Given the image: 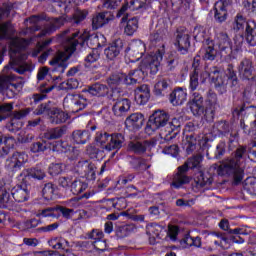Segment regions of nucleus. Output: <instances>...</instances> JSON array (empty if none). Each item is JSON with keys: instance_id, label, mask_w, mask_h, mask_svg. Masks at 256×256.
<instances>
[{"instance_id": "f257e3e1", "label": "nucleus", "mask_w": 256, "mask_h": 256, "mask_svg": "<svg viewBox=\"0 0 256 256\" xmlns=\"http://www.w3.org/2000/svg\"><path fill=\"white\" fill-rule=\"evenodd\" d=\"M71 33V29H66L57 35L58 39L62 40V45L65 49V52H58L56 57L51 60L49 63L53 68V71L63 75L65 69H67V61L75 51H77V46L85 43L80 31L74 32L71 36H67Z\"/></svg>"}, {"instance_id": "f03ea898", "label": "nucleus", "mask_w": 256, "mask_h": 256, "mask_svg": "<svg viewBox=\"0 0 256 256\" xmlns=\"http://www.w3.org/2000/svg\"><path fill=\"white\" fill-rule=\"evenodd\" d=\"M217 173L220 175V177H231L234 185H239V183L243 181L245 170L243 167H241V164H239L237 160L230 157L220 162Z\"/></svg>"}, {"instance_id": "7ed1b4c3", "label": "nucleus", "mask_w": 256, "mask_h": 256, "mask_svg": "<svg viewBox=\"0 0 256 256\" xmlns=\"http://www.w3.org/2000/svg\"><path fill=\"white\" fill-rule=\"evenodd\" d=\"M169 121V113L164 110H156L150 115L146 131H159L162 127L167 125Z\"/></svg>"}, {"instance_id": "20e7f679", "label": "nucleus", "mask_w": 256, "mask_h": 256, "mask_svg": "<svg viewBox=\"0 0 256 256\" xmlns=\"http://www.w3.org/2000/svg\"><path fill=\"white\" fill-rule=\"evenodd\" d=\"M163 61V51L157 50L156 53L146 56L142 62V69L144 71H150L152 75H155L159 71V66Z\"/></svg>"}, {"instance_id": "39448f33", "label": "nucleus", "mask_w": 256, "mask_h": 256, "mask_svg": "<svg viewBox=\"0 0 256 256\" xmlns=\"http://www.w3.org/2000/svg\"><path fill=\"white\" fill-rule=\"evenodd\" d=\"M75 170L80 177H84L87 181H95L97 177V166H95L93 162H89L87 160L79 161L76 164Z\"/></svg>"}, {"instance_id": "423d86ee", "label": "nucleus", "mask_w": 256, "mask_h": 256, "mask_svg": "<svg viewBox=\"0 0 256 256\" xmlns=\"http://www.w3.org/2000/svg\"><path fill=\"white\" fill-rule=\"evenodd\" d=\"M176 33L175 45L182 55H187V53H189V47H191V35H189V30L185 27H179Z\"/></svg>"}, {"instance_id": "0eeeda50", "label": "nucleus", "mask_w": 256, "mask_h": 256, "mask_svg": "<svg viewBox=\"0 0 256 256\" xmlns=\"http://www.w3.org/2000/svg\"><path fill=\"white\" fill-rule=\"evenodd\" d=\"M180 128L181 121L178 118H173L171 121L168 120L159 131L165 141H171L177 137Z\"/></svg>"}, {"instance_id": "6e6552de", "label": "nucleus", "mask_w": 256, "mask_h": 256, "mask_svg": "<svg viewBox=\"0 0 256 256\" xmlns=\"http://www.w3.org/2000/svg\"><path fill=\"white\" fill-rule=\"evenodd\" d=\"M217 107H219L217 94L209 92L206 107L203 106L202 117H204V119L208 122L213 121V119H215V113H217Z\"/></svg>"}, {"instance_id": "1a4fd4ad", "label": "nucleus", "mask_w": 256, "mask_h": 256, "mask_svg": "<svg viewBox=\"0 0 256 256\" xmlns=\"http://www.w3.org/2000/svg\"><path fill=\"white\" fill-rule=\"evenodd\" d=\"M65 107H70L73 113H79L87 107V99L79 94H70L64 98Z\"/></svg>"}, {"instance_id": "9d476101", "label": "nucleus", "mask_w": 256, "mask_h": 256, "mask_svg": "<svg viewBox=\"0 0 256 256\" xmlns=\"http://www.w3.org/2000/svg\"><path fill=\"white\" fill-rule=\"evenodd\" d=\"M65 23H68L67 16L53 17L48 20V23L44 26V29L38 34V37H45L46 35H52L55 31L62 28Z\"/></svg>"}, {"instance_id": "9b49d317", "label": "nucleus", "mask_w": 256, "mask_h": 256, "mask_svg": "<svg viewBox=\"0 0 256 256\" xmlns=\"http://www.w3.org/2000/svg\"><path fill=\"white\" fill-rule=\"evenodd\" d=\"M205 99L203 98V94L199 92H193L189 101L188 107L194 117H202L203 116V107L205 106Z\"/></svg>"}, {"instance_id": "f8f14e48", "label": "nucleus", "mask_w": 256, "mask_h": 256, "mask_svg": "<svg viewBox=\"0 0 256 256\" xmlns=\"http://www.w3.org/2000/svg\"><path fill=\"white\" fill-rule=\"evenodd\" d=\"M157 145V141L155 139L150 140H142V141H132L128 144L130 151L135 153L136 155H143L146 151H150Z\"/></svg>"}, {"instance_id": "ddd939ff", "label": "nucleus", "mask_w": 256, "mask_h": 256, "mask_svg": "<svg viewBox=\"0 0 256 256\" xmlns=\"http://www.w3.org/2000/svg\"><path fill=\"white\" fill-rule=\"evenodd\" d=\"M25 163V154H21L19 152L14 153L11 157H9L5 162V167L8 171L12 173H17Z\"/></svg>"}, {"instance_id": "4468645a", "label": "nucleus", "mask_w": 256, "mask_h": 256, "mask_svg": "<svg viewBox=\"0 0 256 256\" xmlns=\"http://www.w3.org/2000/svg\"><path fill=\"white\" fill-rule=\"evenodd\" d=\"M125 53L132 61H139V59L145 55V44L141 41L132 42L126 48Z\"/></svg>"}, {"instance_id": "2eb2a0df", "label": "nucleus", "mask_w": 256, "mask_h": 256, "mask_svg": "<svg viewBox=\"0 0 256 256\" xmlns=\"http://www.w3.org/2000/svg\"><path fill=\"white\" fill-rule=\"evenodd\" d=\"M216 45L222 56L231 55V38L225 32H220L216 37Z\"/></svg>"}, {"instance_id": "dca6fc26", "label": "nucleus", "mask_w": 256, "mask_h": 256, "mask_svg": "<svg viewBox=\"0 0 256 256\" xmlns=\"http://www.w3.org/2000/svg\"><path fill=\"white\" fill-rule=\"evenodd\" d=\"M125 144V136L121 133L110 135L109 142L104 146L105 151H115L112 153V157H115V153L119 151Z\"/></svg>"}, {"instance_id": "f3484780", "label": "nucleus", "mask_w": 256, "mask_h": 256, "mask_svg": "<svg viewBox=\"0 0 256 256\" xmlns=\"http://www.w3.org/2000/svg\"><path fill=\"white\" fill-rule=\"evenodd\" d=\"M115 16L111 12H100L93 16L92 18V29L97 31L101 29L104 25H107L110 21H113Z\"/></svg>"}, {"instance_id": "a211bd4d", "label": "nucleus", "mask_w": 256, "mask_h": 256, "mask_svg": "<svg viewBox=\"0 0 256 256\" xmlns=\"http://www.w3.org/2000/svg\"><path fill=\"white\" fill-rule=\"evenodd\" d=\"M69 119V114L65 113L61 108H57L52 106L50 113L48 114V121L52 125H61V123H65Z\"/></svg>"}, {"instance_id": "6ab92c4d", "label": "nucleus", "mask_w": 256, "mask_h": 256, "mask_svg": "<svg viewBox=\"0 0 256 256\" xmlns=\"http://www.w3.org/2000/svg\"><path fill=\"white\" fill-rule=\"evenodd\" d=\"M131 109V100L122 98L114 103L112 111L116 117H123L129 113Z\"/></svg>"}, {"instance_id": "aec40b11", "label": "nucleus", "mask_w": 256, "mask_h": 256, "mask_svg": "<svg viewBox=\"0 0 256 256\" xmlns=\"http://www.w3.org/2000/svg\"><path fill=\"white\" fill-rule=\"evenodd\" d=\"M143 123H145V116L141 113H133L125 120L126 127L133 131H139L143 127Z\"/></svg>"}, {"instance_id": "412c9836", "label": "nucleus", "mask_w": 256, "mask_h": 256, "mask_svg": "<svg viewBox=\"0 0 256 256\" xmlns=\"http://www.w3.org/2000/svg\"><path fill=\"white\" fill-rule=\"evenodd\" d=\"M188 172L189 171L186 170L184 167L179 166L178 172L173 177L172 187H175V189H180V187H183V185H187V183H190L191 178L187 176Z\"/></svg>"}, {"instance_id": "4be33fe9", "label": "nucleus", "mask_w": 256, "mask_h": 256, "mask_svg": "<svg viewBox=\"0 0 256 256\" xmlns=\"http://www.w3.org/2000/svg\"><path fill=\"white\" fill-rule=\"evenodd\" d=\"M121 51H123V40L116 39L104 50V54L107 59L113 61V59L119 57Z\"/></svg>"}, {"instance_id": "5701e85b", "label": "nucleus", "mask_w": 256, "mask_h": 256, "mask_svg": "<svg viewBox=\"0 0 256 256\" xmlns=\"http://www.w3.org/2000/svg\"><path fill=\"white\" fill-rule=\"evenodd\" d=\"M238 73L242 79H253V62L249 58H244L239 66Z\"/></svg>"}, {"instance_id": "b1692460", "label": "nucleus", "mask_w": 256, "mask_h": 256, "mask_svg": "<svg viewBox=\"0 0 256 256\" xmlns=\"http://www.w3.org/2000/svg\"><path fill=\"white\" fill-rule=\"evenodd\" d=\"M27 177H32V179H37L38 181H43V179L47 177V174L44 170L39 168H28L24 169L19 174V179H21L22 181H25Z\"/></svg>"}, {"instance_id": "393cba45", "label": "nucleus", "mask_w": 256, "mask_h": 256, "mask_svg": "<svg viewBox=\"0 0 256 256\" xmlns=\"http://www.w3.org/2000/svg\"><path fill=\"white\" fill-rule=\"evenodd\" d=\"M187 101V92L183 88L179 87L174 89L169 95V102L174 107H179Z\"/></svg>"}, {"instance_id": "a878e982", "label": "nucleus", "mask_w": 256, "mask_h": 256, "mask_svg": "<svg viewBox=\"0 0 256 256\" xmlns=\"http://www.w3.org/2000/svg\"><path fill=\"white\" fill-rule=\"evenodd\" d=\"M126 85H137V83H141L143 79H145V69L140 64L138 69L130 71L126 74Z\"/></svg>"}, {"instance_id": "bb28decb", "label": "nucleus", "mask_w": 256, "mask_h": 256, "mask_svg": "<svg viewBox=\"0 0 256 256\" xmlns=\"http://www.w3.org/2000/svg\"><path fill=\"white\" fill-rule=\"evenodd\" d=\"M203 51L204 61H215V59L217 58V50H215V42H213V40L206 39L204 41Z\"/></svg>"}, {"instance_id": "cd10ccee", "label": "nucleus", "mask_w": 256, "mask_h": 256, "mask_svg": "<svg viewBox=\"0 0 256 256\" xmlns=\"http://www.w3.org/2000/svg\"><path fill=\"white\" fill-rule=\"evenodd\" d=\"M245 39L251 47L256 46V22L255 20H248L245 30Z\"/></svg>"}, {"instance_id": "c85d7f7f", "label": "nucleus", "mask_w": 256, "mask_h": 256, "mask_svg": "<svg viewBox=\"0 0 256 256\" xmlns=\"http://www.w3.org/2000/svg\"><path fill=\"white\" fill-rule=\"evenodd\" d=\"M106 81L110 88H117L119 85H123V83L124 85H127V74L116 72L111 74Z\"/></svg>"}, {"instance_id": "c756f323", "label": "nucleus", "mask_w": 256, "mask_h": 256, "mask_svg": "<svg viewBox=\"0 0 256 256\" xmlns=\"http://www.w3.org/2000/svg\"><path fill=\"white\" fill-rule=\"evenodd\" d=\"M11 195L17 203H24L29 199V189H27V186H15L11 190Z\"/></svg>"}, {"instance_id": "7c9ffc66", "label": "nucleus", "mask_w": 256, "mask_h": 256, "mask_svg": "<svg viewBox=\"0 0 256 256\" xmlns=\"http://www.w3.org/2000/svg\"><path fill=\"white\" fill-rule=\"evenodd\" d=\"M67 133V126H58L55 128H50L44 133V139L48 141H53L55 139H61L63 135Z\"/></svg>"}, {"instance_id": "2f4dec72", "label": "nucleus", "mask_w": 256, "mask_h": 256, "mask_svg": "<svg viewBox=\"0 0 256 256\" xmlns=\"http://www.w3.org/2000/svg\"><path fill=\"white\" fill-rule=\"evenodd\" d=\"M86 91L95 97H105L109 93V88L105 84L95 83L89 86Z\"/></svg>"}, {"instance_id": "473e14b6", "label": "nucleus", "mask_w": 256, "mask_h": 256, "mask_svg": "<svg viewBox=\"0 0 256 256\" xmlns=\"http://www.w3.org/2000/svg\"><path fill=\"white\" fill-rule=\"evenodd\" d=\"M15 146V138L0 136V157L9 154V150Z\"/></svg>"}, {"instance_id": "72a5a7b5", "label": "nucleus", "mask_w": 256, "mask_h": 256, "mask_svg": "<svg viewBox=\"0 0 256 256\" xmlns=\"http://www.w3.org/2000/svg\"><path fill=\"white\" fill-rule=\"evenodd\" d=\"M91 139V133L88 130H75L72 132V141L77 145H85Z\"/></svg>"}, {"instance_id": "f704fd0d", "label": "nucleus", "mask_w": 256, "mask_h": 256, "mask_svg": "<svg viewBox=\"0 0 256 256\" xmlns=\"http://www.w3.org/2000/svg\"><path fill=\"white\" fill-rule=\"evenodd\" d=\"M201 161H203V156L195 155L188 158L182 167H184L186 171H189V169H198V171H201Z\"/></svg>"}, {"instance_id": "c9c22d12", "label": "nucleus", "mask_w": 256, "mask_h": 256, "mask_svg": "<svg viewBox=\"0 0 256 256\" xmlns=\"http://www.w3.org/2000/svg\"><path fill=\"white\" fill-rule=\"evenodd\" d=\"M29 45V41L24 38H14L10 43V51L11 53H21L25 47Z\"/></svg>"}, {"instance_id": "e433bc0d", "label": "nucleus", "mask_w": 256, "mask_h": 256, "mask_svg": "<svg viewBox=\"0 0 256 256\" xmlns=\"http://www.w3.org/2000/svg\"><path fill=\"white\" fill-rule=\"evenodd\" d=\"M224 76L226 77V81H228V85H230V87H237L239 85V78H237V73L233 68V64H229L227 66Z\"/></svg>"}, {"instance_id": "4c0bfd02", "label": "nucleus", "mask_w": 256, "mask_h": 256, "mask_svg": "<svg viewBox=\"0 0 256 256\" xmlns=\"http://www.w3.org/2000/svg\"><path fill=\"white\" fill-rule=\"evenodd\" d=\"M50 151H53L54 153H67L68 151H71V145L63 140L50 142Z\"/></svg>"}, {"instance_id": "58836bf2", "label": "nucleus", "mask_w": 256, "mask_h": 256, "mask_svg": "<svg viewBox=\"0 0 256 256\" xmlns=\"http://www.w3.org/2000/svg\"><path fill=\"white\" fill-rule=\"evenodd\" d=\"M139 29V19L137 17H133L126 21V26L124 27V33L128 37H131L137 32Z\"/></svg>"}, {"instance_id": "ea45409f", "label": "nucleus", "mask_w": 256, "mask_h": 256, "mask_svg": "<svg viewBox=\"0 0 256 256\" xmlns=\"http://www.w3.org/2000/svg\"><path fill=\"white\" fill-rule=\"evenodd\" d=\"M55 89V86L47 87V84H42L39 87L40 93H36L32 95V99L34 103H39L40 101H43L47 97V93H51V91Z\"/></svg>"}, {"instance_id": "a19ab883", "label": "nucleus", "mask_w": 256, "mask_h": 256, "mask_svg": "<svg viewBox=\"0 0 256 256\" xmlns=\"http://www.w3.org/2000/svg\"><path fill=\"white\" fill-rule=\"evenodd\" d=\"M133 231H135V226H133V224L118 226L116 228V237L118 239H125V237H129Z\"/></svg>"}, {"instance_id": "79ce46f5", "label": "nucleus", "mask_w": 256, "mask_h": 256, "mask_svg": "<svg viewBox=\"0 0 256 256\" xmlns=\"http://www.w3.org/2000/svg\"><path fill=\"white\" fill-rule=\"evenodd\" d=\"M194 183H196V187L203 188L206 185H211V183H213V178H211V176H205L203 170H199L196 178L194 179Z\"/></svg>"}, {"instance_id": "37998d69", "label": "nucleus", "mask_w": 256, "mask_h": 256, "mask_svg": "<svg viewBox=\"0 0 256 256\" xmlns=\"http://www.w3.org/2000/svg\"><path fill=\"white\" fill-rule=\"evenodd\" d=\"M36 217H52V219H59L60 214L57 213V205L38 210Z\"/></svg>"}, {"instance_id": "c03bdc74", "label": "nucleus", "mask_w": 256, "mask_h": 256, "mask_svg": "<svg viewBox=\"0 0 256 256\" xmlns=\"http://www.w3.org/2000/svg\"><path fill=\"white\" fill-rule=\"evenodd\" d=\"M89 187V185L85 182H82L81 180H72V183L70 185V191L73 193V195H81L83 191H85Z\"/></svg>"}, {"instance_id": "a18cd8bd", "label": "nucleus", "mask_w": 256, "mask_h": 256, "mask_svg": "<svg viewBox=\"0 0 256 256\" xmlns=\"http://www.w3.org/2000/svg\"><path fill=\"white\" fill-rule=\"evenodd\" d=\"M130 165L136 171H147V169L150 167V165L147 164V160L136 157L131 158Z\"/></svg>"}, {"instance_id": "49530a36", "label": "nucleus", "mask_w": 256, "mask_h": 256, "mask_svg": "<svg viewBox=\"0 0 256 256\" xmlns=\"http://www.w3.org/2000/svg\"><path fill=\"white\" fill-rule=\"evenodd\" d=\"M87 15H89V13L86 10H77L76 12H74L72 17H67V21L68 23H74V25H79V23L87 19Z\"/></svg>"}, {"instance_id": "de8ad7c7", "label": "nucleus", "mask_w": 256, "mask_h": 256, "mask_svg": "<svg viewBox=\"0 0 256 256\" xmlns=\"http://www.w3.org/2000/svg\"><path fill=\"white\" fill-rule=\"evenodd\" d=\"M13 113V102L0 104V121L11 117Z\"/></svg>"}, {"instance_id": "09e8293b", "label": "nucleus", "mask_w": 256, "mask_h": 256, "mask_svg": "<svg viewBox=\"0 0 256 256\" xmlns=\"http://www.w3.org/2000/svg\"><path fill=\"white\" fill-rule=\"evenodd\" d=\"M130 11H139V9H147L149 0H126Z\"/></svg>"}, {"instance_id": "8fccbe9b", "label": "nucleus", "mask_w": 256, "mask_h": 256, "mask_svg": "<svg viewBox=\"0 0 256 256\" xmlns=\"http://www.w3.org/2000/svg\"><path fill=\"white\" fill-rule=\"evenodd\" d=\"M215 87L220 91V93H225L227 90V85H229V81L223 75L217 76L214 80H212Z\"/></svg>"}, {"instance_id": "3c124183", "label": "nucleus", "mask_w": 256, "mask_h": 256, "mask_svg": "<svg viewBox=\"0 0 256 256\" xmlns=\"http://www.w3.org/2000/svg\"><path fill=\"white\" fill-rule=\"evenodd\" d=\"M169 89V80L161 78L154 86V91L156 95H165V91Z\"/></svg>"}, {"instance_id": "603ef678", "label": "nucleus", "mask_w": 256, "mask_h": 256, "mask_svg": "<svg viewBox=\"0 0 256 256\" xmlns=\"http://www.w3.org/2000/svg\"><path fill=\"white\" fill-rule=\"evenodd\" d=\"M47 149H50V142L47 141L34 142L30 147L32 153H44Z\"/></svg>"}, {"instance_id": "864d4df0", "label": "nucleus", "mask_w": 256, "mask_h": 256, "mask_svg": "<svg viewBox=\"0 0 256 256\" xmlns=\"http://www.w3.org/2000/svg\"><path fill=\"white\" fill-rule=\"evenodd\" d=\"M77 87H79V81L76 78H70L59 85V89L62 91H71Z\"/></svg>"}, {"instance_id": "5fc2aeb1", "label": "nucleus", "mask_w": 256, "mask_h": 256, "mask_svg": "<svg viewBox=\"0 0 256 256\" xmlns=\"http://www.w3.org/2000/svg\"><path fill=\"white\" fill-rule=\"evenodd\" d=\"M110 139L111 135H109V133L107 132L101 131L96 133L95 141L98 145L102 147V149H105V145L109 143Z\"/></svg>"}, {"instance_id": "6e6d98bb", "label": "nucleus", "mask_w": 256, "mask_h": 256, "mask_svg": "<svg viewBox=\"0 0 256 256\" xmlns=\"http://www.w3.org/2000/svg\"><path fill=\"white\" fill-rule=\"evenodd\" d=\"M186 245V247H201V237H191L189 235L185 236L181 244Z\"/></svg>"}, {"instance_id": "4d7b16f0", "label": "nucleus", "mask_w": 256, "mask_h": 256, "mask_svg": "<svg viewBox=\"0 0 256 256\" xmlns=\"http://www.w3.org/2000/svg\"><path fill=\"white\" fill-rule=\"evenodd\" d=\"M245 25L247 26V20L245 17H243L241 14H237L233 23L234 31H243L245 29Z\"/></svg>"}, {"instance_id": "13d9d810", "label": "nucleus", "mask_w": 256, "mask_h": 256, "mask_svg": "<svg viewBox=\"0 0 256 256\" xmlns=\"http://www.w3.org/2000/svg\"><path fill=\"white\" fill-rule=\"evenodd\" d=\"M128 9H129V4H127L125 0V3L116 13L117 19H121L120 21L121 25H123V23H125L129 19V13H127Z\"/></svg>"}, {"instance_id": "bf43d9fd", "label": "nucleus", "mask_w": 256, "mask_h": 256, "mask_svg": "<svg viewBox=\"0 0 256 256\" xmlns=\"http://www.w3.org/2000/svg\"><path fill=\"white\" fill-rule=\"evenodd\" d=\"M42 195L44 199L48 201L53 199V195H55V185H53V183H46L42 190Z\"/></svg>"}, {"instance_id": "052dcab7", "label": "nucleus", "mask_w": 256, "mask_h": 256, "mask_svg": "<svg viewBox=\"0 0 256 256\" xmlns=\"http://www.w3.org/2000/svg\"><path fill=\"white\" fill-rule=\"evenodd\" d=\"M59 213L60 217H62L66 220H69L73 217V213H75V210L71 208H67L65 206L57 205V212Z\"/></svg>"}, {"instance_id": "680f3d73", "label": "nucleus", "mask_w": 256, "mask_h": 256, "mask_svg": "<svg viewBox=\"0 0 256 256\" xmlns=\"http://www.w3.org/2000/svg\"><path fill=\"white\" fill-rule=\"evenodd\" d=\"M51 109H53V106H51V102L42 103L35 109L34 115H43V113H46L47 117H49Z\"/></svg>"}, {"instance_id": "e2e57ef3", "label": "nucleus", "mask_w": 256, "mask_h": 256, "mask_svg": "<svg viewBox=\"0 0 256 256\" xmlns=\"http://www.w3.org/2000/svg\"><path fill=\"white\" fill-rule=\"evenodd\" d=\"M97 61H99V50L92 49L85 58V67H89L91 63H95Z\"/></svg>"}, {"instance_id": "0e129e2a", "label": "nucleus", "mask_w": 256, "mask_h": 256, "mask_svg": "<svg viewBox=\"0 0 256 256\" xmlns=\"http://www.w3.org/2000/svg\"><path fill=\"white\" fill-rule=\"evenodd\" d=\"M247 153V147L240 146L232 153V159L237 161L241 165V159H243V155Z\"/></svg>"}, {"instance_id": "69168bd1", "label": "nucleus", "mask_w": 256, "mask_h": 256, "mask_svg": "<svg viewBox=\"0 0 256 256\" xmlns=\"http://www.w3.org/2000/svg\"><path fill=\"white\" fill-rule=\"evenodd\" d=\"M32 109L31 108H25L20 111H14L12 112L11 116L12 119H15V121H21V119H25L29 113H31Z\"/></svg>"}, {"instance_id": "338daca9", "label": "nucleus", "mask_w": 256, "mask_h": 256, "mask_svg": "<svg viewBox=\"0 0 256 256\" xmlns=\"http://www.w3.org/2000/svg\"><path fill=\"white\" fill-rule=\"evenodd\" d=\"M163 232V227L157 223H152L148 226V233L154 237L160 238L161 233Z\"/></svg>"}, {"instance_id": "774afa93", "label": "nucleus", "mask_w": 256, "mask_h": 256, "mask_svg": "<svg viewBox=\"0 0 256 256\" xmlns=\"http://www.w3.org/2000/svg\"><path fill=\"white\" fill-rule=\"evenodd\" d=\"M13 79L14 78L11 75H0V91L9 89V85H11Z\"/></svg>"}]
</instances>
